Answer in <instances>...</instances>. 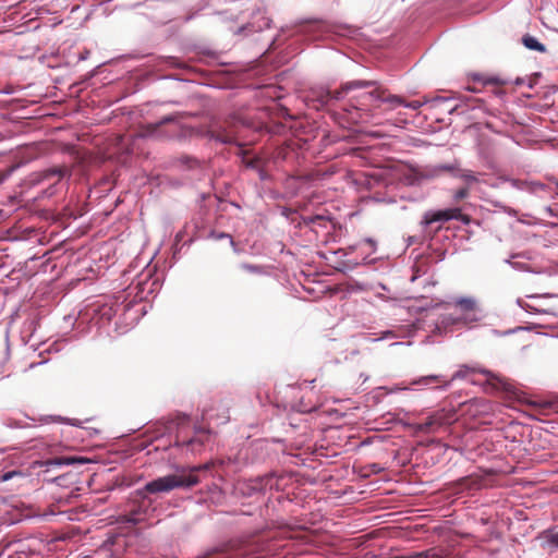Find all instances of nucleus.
I'll return each mask as SVG.
<instances>
[{
    "instance_id": "1",
    "label": "nucleus",
    "mask_w": 558,
    "mask_h": 558,
    "mask_svg": "<svg viewBox=\"0 0 558 558\" xmlns=\"http://www.w3.org/2000/svg\"><path fill=\"white\" fill-rule=\"evenodd\" d=\"M201 478L195 474H185V469L174 474L158 477L148 482L138 494L168 493L175 488H191L199 484Z\"/></svg>"
},
{
    "instance_id": "2",
    "label": "nucleus",
    "mask_w": 558,
    "mask_h": 558,
    "mask_svg": "<svg viewBox=\"0 0 558 558\" xmlns=\"http://www.w3.org/2000/svg\"><path fill=\"white\" fill-rule=\"evenodd\" d=\"M475 374L484 375L486 377L487 384H489L496 389L510 391L512 388V385L506 378L483 367L478 363L460 365L459 368L452 375L451 380L465 379Z\"/></svg>"
},
{
    "instance_id": "3",
    "label": "nucleus",
    "mask_w": 558,
    "mask_h": 558,
    "mask_svg": "<svg viewBox=\"0 0 558 558\" xmlns=\"http://www.w3.org/2000/svg\"><path fill=\"white\" fill-rule=\"evenodd\" d=\"M172 424L178 428L177 445L186 446L193 453L201 452L205 444L209 441L210 433L204 428L195 429V434L192 438L186 439L182 436V428L190 424V417L185 414H178L173 418Z\"/></svg>"
},
{
    "instance_id": "4",
    "label": "nucleus",
    "mask_w": 558,
    "mask_h": 558,
    "mask_svg": "<svg viewBox=\"0 0 558 558\" xmlns=\"http://www.w3.org/2000/svg\"><path fill=\"white\" fill-rule=\"evenodd\" d=\"M452 219L459 220L464 225H469L471 221L470 216L463 214L460 208L456 207L426 211L423 216L422 225L428 227L434 222H446Z\"/></svg>"
},
{
    "instance_id": "5",
    "label": "nucleus",
    "mask_w": 558,
    "mask_h": 558,
    "mask_svg": "<svg viewBox=\"0 0 558 558\" xmlns=\"http://www.w3.org/2000/svg\"><path fill=\"white\" fill-rule=\"evenodd\" d=\"M278 480L274 474H267L265 476L250 480L248 482L240 483L238 489L243 494L251 496L254 493H264L266 490L277 489Z\"/></svg>"
},
{
    "instance_id": "6",
    "label": "nucleus",
    "mask_w": 558,
    "mask_h": 558,
    "mask_svg": "<svg viewBox=\"0 0 558 558\" xmlns=\"http://www.w3.org/2000/svg\"><path fill=\"white\" fill-rule=\"evenodd\" d=\"M362 98L365 100L363 105H366V101H380L388 106V109L392 110L398 106H403L404 99L398 95H392L388 93L387 89L383 87H375L373 90L368 93H364Z\"/></svg>"
},
{
    "instance_id": "7",
    "label": "nucleus",
    "mask_w": 558,
    "mask_h": 558,
    "mask_svg": "<svg viewBox=\"0 0 558 558\" xmlns=\"http://www.w3.org/2000/svg\"><path fill=\"white\" fill-rule=\"evenodd\" d=\"M208 136L222 144L235 143L234 124L231 121L214 122L208 128Z\"/></svg>"
},
{
    "instance_id": "8",
    "label": "nucleus",
    "mask_w": 558,
    "mask_h": 558,
    "mask_svg": "<svg viewBox=\"0 0 558 558\" xmlns=\"http://www.w3.org/2000/svg\"><path fill=\"white\" fill-rule=\"evenodd\" d=\"M376 83L373 81H353L343 84L339 89L336 90H325L319 96V101L322 105H328L332 100H339L342 98V95L354 89V88H368L375 86Z\"/></svg>"
},
{
    "instance_id": "9",
    "label": "nucleus",
    "mask_w": 558,
    "mask_h": 558,
    "mask_svg": "<svg viewBox=\"0 0 558 558\" xmlns=\"http://www.w3.org/2000/svg\"><path fill=\"white\" fill-rule=\"evenodd\" d=\"M449 420L448 414L444 411H436L433 414L428 415L423 422L415 425V430L420 433H435L441 426L447 424Z\"/></svg>"
},
{
    "instance_id": "10",
    "label": "nucleus",
    "mask_w": 558,
    "mask_h": 558,
    "mask_svg": "<svg viewBox=\"0 0 558 558\" xmlns=\"http://www.w3.org/2000/svg\"><path fill=\"white\" fill-rule=\"evenodd\" d=\"M456 306L465 313V316L458 318L456 322H475L477 318L473 315L477 308L476 301L472 298H461L456 301Z\"/></svg>"
},
{
    "instance_id": "11",
    "label": "nucleus",
    "mask_w": 558,
    "mask_h": 558,
    "mask_svg": "<svg viewBox=\"0 0 558 558\" xmlns=\"http://www.w3.org/2000/svg\"><path fill=\"white\" fill-rule=\"evenodd\" d=\"M173 121V117L168 116L161 119L158 123H149L146 125H143L140 131V136L142 137H148L153 136L155 132L158 130V128L165 123Z\"/></svg>"
},
{
    "instance_id": "12",
    "label": "nucleus",
    "mask_w": 558,
    "mask_h": 558,
    "mask_svg": "<svg viewBox=\"0 0 558 558\" xmlns=\"http://www.w3.org/2000/svg\"><path fill=\"white\" fill-rule=\"evenodd\" d=\"M522 44L530 50H535L542 53L546 52L545 45L539 43L535 37L531 35L523 36Z\"/></svg>"
},
{
    "instance_id": "13",
    "label": "nucleus",
    "mask_w": 558,
    "mask_h": 558,
    "mask_svg": "<svg viewBox=\"0 0 558 558\" xmlns=\"http://www.w3.org/2000/svg\"><path fill=\"white\" fill-rule=\"evenodd\" d=\"M64 174V170L62 168H50V169H47V170H44L43 172L39 173V180L38 181H44V180H49L51 178H57V181H60L61 178L63 177Z\"/></svg>"
},
{
    "instance_id": "14",
    "label": "nucleus",
    "mask_w": 558,
    "mask_h": 558,
    "mask_svg": "<svg viewBox=\"0 0 558 558\" xmlns=\"http://www.w3.org/2000/svg\"><path fill=\"white\" fill-rule=\"evenodd\" d=\"M213 466H214V462H211V461L206 462L204 464L194 465V466L189 468L187 470L185 469V474H195L196 476H198V473L206 472V471L210 470Z\"/></svg>"
},
{
    "instance_id": "15",
    "label": "nucleus",
    "mask_w": 558,
    "mask_h": 558,
    "mask_svg": "<svg viewBox=\"0 0 558 558\" xmlns=\"http://www.w3.org/2000/svg\"><path fill=\"white\" fill-rule=\"evenodd\" d=\"M128 522L137 523L144 520L141 506L137 509H131L130 512L125 515Z\"/></svg>"
},
{
    "instance_id": "16",
    "label": "nucleus",
    "mask_w": 558,
    "mask_h": 558,
    "mask_svg": "<svg viewBox=\"0 0 558 558\" xmlns=\"http://www.w3.org/2000/svg\"><path fill=\"white\" fill-rule=\"evenodd\" d=\"M441 376H438V375H428V376H423L416 380H414L412 384L413 385H429L432 383H441Z\"/></svg>"
},
{
    "instance_id": "17",
    "label": "nucleus",
    "mask_w": 558,
    "mask_h": 558,
    "mask_svg": "<svg viewBox=\"0 0 558 558\" xmlns=\"http://www.w3.org/2000/svg\"><path fill=\"white\" fill-rule=\"evenodd\" d=\"M483 83L485 85H496V86H504L510 83L507 78H501L499 76H487L483 78Z\"/></svg>"
},
{
    "instance_id": "18",
    "label": "nucleus",
    "mask_w": 558,
    "mask_h": 558,
    "mask_svg": "<svg viewBox=\"0 0 558 558\" xmlns=\"http://www.w3.org/2000/svg\"><path fill=\"white\" fill-rule=\"evenodd\" d=\"M544 536L549 545L558 548V531H546Z\"/></svg>"
},
{
    "instance_id": "19",
    "label": "nucleus",
    "mask_w": 558,
    "mask_h": 558,
    "mask_svg": "<svg viewBox=\"0 0 558 558\" xmlns=\"http://www.w3.org/2000/svg\"><path fill=\"white\" fill-rule=\"evenodd\" d=\"M469 196V189L468 187H461L453 193V199L454 202H460Z\"/></svg>"
},
{
    "instance_id": "20",
    "label": "nucleus",
    "mask_w": 558,
    "mask_h": 558,
    "mask_svg": "<svg viewBox=\"0 0 558 558\" xmlns=\"http://www.w3.org/2000/svg\"><path fill=\"white\" fill-rule=\"evenodd\" d=\"M240 267H241V269L252 272V274H262L263 272V268L257 265L241 264Z\"/></svg>"
},
{
    "instance_id": "21",
    "label": "nucleus",
    "mask_w": 558,
    "mask_h": 558,
    "mask_svg": "<svg viewBox=\"0 0 558 558\" xmlns=\"http://www.w3.org/2000/svg\"><path fill=\"white\" fill-rule=\"evenodd\" d=\"M426 102V100L424 101H420V100H413V101H405L404 100V104L403 106L407 107V108H410L412 110H417L420 109L424 104Z\"/></svg>"
},
{
    "instance_id": "22",
    "label": "nucleus",
    "mask_w": 558,
    "mask_h": 558,
    "mask_svg": "<svg viewBox=\"0 0 558 558\" xmlns=\"http://www.w3.org/2000/svg\"><path fill=\"white\" fill-rule=\"evenodd\" d=\"M369 473L372 474H378L381 471H384V468L378 463H372L366 466Z\"/></svg>"
},
{
    "instance_id": "23",
    "label": "nucleus",
    "mask_w": 558,
    "mask_h": 558,
    "mask_svg": "<svg viewBox=\"0 0 558 558\" xmlns=\"http://www.w3.org/2000/svg\"><path fill=\"white\" fill-rule=\"evenodd\" d=\"M243 162L247 168L257 169L259 165L258 158L243 159Z\"/></svg>"
},
{
    "instance_id": "24",
    "label": "nucleus",
    "mask_w": 558,
    "mask_h": 558,
    "mask_svg": "<svg viewBox=\"0 0 558 558\" xmlns=\"http://www.w3.org/2000/svg\"><path fill=\"white\" fill-rule=\"evenodd\" d=\"M463 178L466 180V182H476V178L472 172H468L463 174Z\"/></svg>"
},
{
    "instance_id": "25",
    "label": "nucleus",
    "mask_w": 558,
    "mask_h": 558,
    "mask_svg": "<svg viewBox=\"0 0 558 558\" xmlns=\"http://www.w3.org/2000/svg\"><path fill=\"white\" fill-rule=\"evenodd\" d=\"M16 474H19V473L17 472H7L1 476V478H2V481H9Z\"/></svg>"
},
{
    "instance_id": "26",
    "label": "nucleus",
    "mask_w": 558,
    "mask_h": 558,
    "mask_svg": "<svg viewBox=\"0 0 558 558\" xmlns=\"http://www.w3.org/2000/svg\"><path fill=\"white\" fill-rule=\"evenodd\" d=\"M223 238H229L230 239V242L232 245H234V241L233 239L229 235V234H226V233H221L217 236V239H223Z\"/></svg>"
},
{
    "instance_id": "27",
    "label": "nucleus",
    "mask_w": 558,
    "mask_h": 558,
    "mask_svg": "<svg viewBox=\"0 0 558 558\" xmlns=\"http://www.w3.org/2000/svg\"><path fill=\"white\" fill-rule=\"evenodd\" d=\"M365 244L369 245L371 247H374L375 246V241L372 240V239H365L363 241Z\"/></svg>"
},
{
    "instance_id": "28",
    "label": "nucleus",
    "mask_w": 558,
    "mask_h": 558,
    "mask_svg": "<svg viewBox=\"0 0 558 558\" xmlns=\"http://www.w3.org/2000/svg\"><path fill=\"white\" fill-rule=\"evenodd\" d=\"M228 420H229V416H228V415H225V416L222 417V420H221V423H226V422H228Z\"/></svg>"
}]
</instances>
